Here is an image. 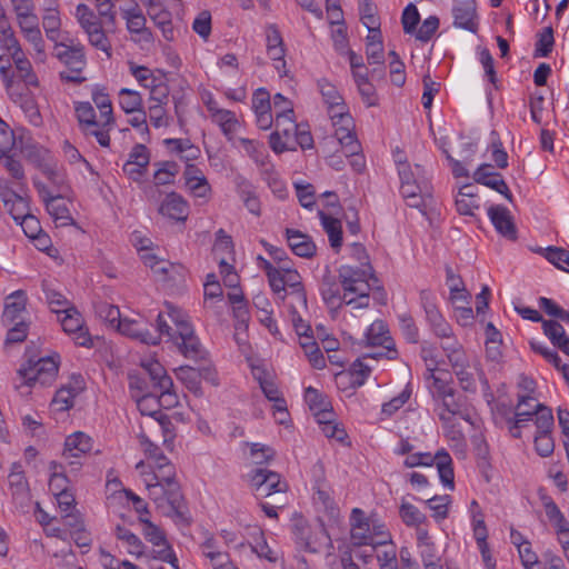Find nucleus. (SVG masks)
Returning <instances> with one entry per match:
<instances>
[{
  "label": "nucleus",
  "mask_w": 569,
  "mask_h": 569,
  "mask_svg": "<svg viewBox=\"0 0 569 569\" xmlns=\"http://www.w3.org/2000/svg\"><path fill=\"white\" fill-rule=\"evenodd\" d=\"M76 18L84 32L98 24H104V21L100 17H97L96 13L84 3L77 6Z\"/></svg>",
  "instance_id": "obj_62"
},
{
  "label": "nucleus",
  "mask_w": 569,
  "mask_h": 569,
  "mask_svg": "<svg viewBox=\"0 0 569 569\" xmlns=\"http://www.w3.org/2000/svg\"><path fill=\"white\" fill-rule=\"evenodd\" d=\"M261 391L264 397L273 402V409L279 412L282 417L279 419L280 423L284 422L286 417L288 416L287 402L280 392L274 379L270 381H264L262 386H260Z\"/></svg>",
  "instance_id": "obj_43"
},
{
  "label": "nucleus",
  "mask_w": 569,
  "mask_h": 569,
  "mask_svg": "<svg viewBox=\"0 0 569 569\" xmlns=\"http://www.w3.org/2000/svg\"><path fill=\"white\" fill-rule=\"evenodd\" d=\"M143 525L142 535L144 539L158 549L154 550V558L170 563L174 569H179L178 558L167 540L164 531L150 521L148 517H139Z\"/></svg>",
  "instance_id": "obj_11"
},
{
  "label": "nucleus",
  "mask_w": 569,
  "mask_h": 569,
  "mask_svg": "<svg viewBox=\"0 0 569 569\" xmlns=\"http://www.w3.org/2000/svg\"><path fill=\"white\" fill-rule=\"evenodd\" d=\"M49 489L53 495L70 491L69 483L72 481L64 472L62 463L52 461L50 463Z\"/></svg>",
  "instance_id": "obj_48"
},
{
  "label": "nucleus",
  "mask_w": 569,
  "mask_h": 569,
  "mask_svg": "<svg viewBox=\"0 0 569 569\" xmlns=\"http://www.w3.org/2000/svg\"><path fill=\"white\" fill-rule=\"evenodd\" d=\"M435 412L442 422L443 428H448L456 417L469 421V415L463 410V402L457 396L456 390L442 396H436Z\"/></svg>",
  "instance_id": "obj_16"
},
{
  "label": "nucleus",
  "mask_w": 569,
  "mask_h": 569,
  "mask_svg": "<svg viewBox=\"0 0 569 569\" xmlns=\"http://www.w3.org/2000/svg\"><path fill=\"white\" fill-rule=\"evenodd\" d=\"M26 306L27 296L22 290L14 291L8 296L2 313L4 325L10 326L16 321L24 320Z\"/></svg>",
  "instance_id": "obj_31"
},
{
  "label": "nucleus",
  "mask_w": 569,
  "mask_h": 569,
  "mask_svg": "<svg viewBox=\"0 0 569 569\" xmlns=\"http://www.w3.org/2000/svg\"><path fill=\"white\" fill-rule=\"evenodd\" d=\"M186 186L192 196L197 198H207L211 192V187L202 173V171L193 166L188 164L183 172Z\"/></svg>",
  "instance_id": "obj_32"
},
{
  "label": "nucleus",
  "mask_w": 569,
  "mask_h": 569,
  "mask_svg": "<svg viewBox=\"0 0 569 569\" xmlns=\"http://www.w3.org/2000/svg\"><path fill=\"white\" fill-rule=\"evenodd\" d=\"M139 441L148 462L139 461L136 470L142 477L149 498L164 516L186 520L187 508L174 465L146 435H140Z\"/></svg>",
  "instance_id": "obj_1"
},
{
  "label": "nucleus",
  "mask_w": 569,
  "mask_h": 569,
  "mask_svg": "<svg viewBox=\"0 0 569 569\" xmlns=\"http://www.w3.org/2000/svg\"><path fill=\"white\" fill-rule=\"evenodd\" d=\"M157 170L153 173V182L156 186H167L174 182L176 176L179 173V166L173 161H162L154 163Z\"/></svg>",
  "instance_id": "obj_51"
},
{
  "label": "nucleus",
  "mask_w": 569,
  "mask_h": 569,
  "mask_svg": "<svg viewBox=\"0 0 569 569\" xmlns=\"http://www.w3.org/2000/svg\"><path fill=\"white\" fill-rule=\"evenodd\" d=\"M53 56L68 68L59 73L62 81L81 83L86 80L82 77V71L87 66L84 47L78 39L66 34L62 40L54 43Z\"/></svg>",
  "instance_id": "obj_5"
},
{
  "label": "nucleus",
  "mask_w": 569,
  "mask_h": 569,
  "mask_svg": "<svg viewBox=\"0 0 569 569\" xmlns=\"http://www.w3.org/2000/svg\"><path fill=\"white\" fill-rule=\"evenodd\" d=\"M41 172L50 183L46 186L54 193H66L69 190L66 172L56 161L51 162Z\"/></svg>",
  "instance_id": "obj_41"
},
{
  "label": "nucleus",
  "mask_w": 569,
  "mask_h": 569,
  "mask_svg": "<svg viewBox=\"0 0 569 569\" xmlns=\"http://www.w3.org/2000/svg\"><path fill=\"white\" fill-rule=\"evenodd\" d=\"M398 174L401 184L403 183H416L421 179H428L425 169L420 164L411 167L407 162H400L398 166Z\"/></svg>",
  "instance_id": "obj_61"
},
{
  "label": "nucleus",
  "mask_w": 569,
  "mask_h": 569,
  "mask_svg": "<svg viewBox=\"0 0 569 569\" xmlns=\"http://www.w3.org/2000/svg\"><path fill=\"white\" fill-rule=\"evenodd\" d=\"M533 397L528 395H519L518 396V403L516 407V412L513 418H510L512 421H515L517 425H522V428L527 426L529 421L532 420L535 417V420L538 418V407L539 408H547L546 406L541 403H535L532 406V410H523V407L528 405L529 401H532Z\"/></svg>",
  "instance_id": "obj_45"
},
{
  "label": "nucleus",
  "mask_w": 569,
  "mask_h": 569,
  "mask_svg": "<svg viewBox=\"0 0 569 569\" xmlns=\"http://www.w3.org/2000/svg\"><path fill=\"white\" fill-rule=\"evenodd\" d=\"M199 548L201 553L209 559L213 569H233L236 567L230 559V555L220 549L219 541L212 533L208 531L204 533V539Z\"/></svg>",
  "instance_id": "obj_22"
},
{
  "label": "nucleus",
  "mask_w": 569,
  "mask_h": 569,
  "mask_svg": "<svg viewBox=\"0 0 569 569\" xmlns=\"http://www.w3.org/2000/svg\"><path fill=\"white\" fill-rule=\"evenodd\" d=\"M92 101L99 110V118L114 119L110 97L103 88L96 86L92 89Z\"/></svg>",
  "instance_id": "obj_56"
},
{
  "label": "nucleus",
  "mask_w": 569,
  "mask_h": 569,
  "mask_svg": "<svg viewBox=\"0 0 569 569\" xmlns=\"http://www.w3.org/2000/svg\"><path fill=\"white\" fill-rule=\"evenodd\" d=\"M84 390V380L81 376H72L62 385L52 399V406L57 411H67L74 405V399Z\"/></svg>",
  "instance_id": "obj_24"
},
{
  "label": "nucleus",
  "mask_w": 569,
  "mask_h": 569,
  "mask_svg": "<svg viewBox=\"0 0 569 569\" xmlns=\"http://www.w3.org/2000/svg\"><path fill=\"white\" fill-rule=\"evenodd\" d=\"M286 239L296 256L309 259L316 254L317 247L310 236L299 230L287 228Z\"/></svg>",
  "instance_id": "obj_29"
},
{
  "label": "nucleus",
  "mask_w": 569,
  "mask_h": 569,
  "mask_svg": "<svg viewBox=\"0 0 569 569\" xmlns=\"http://www.w3.org/2000/svg\"><path fill=\"white\" fill-rule=\"evenodd\" d=\"M446 283L450 290V300L453 303L467 302L469 293L467 292L463 281L455 274L452 268H446Z\"/></svg>",
  "instance_id": "obj_49"
},
{
  "label": "nucleus",
  "mask_w": 569,
  "mask_h": 569,
  "mask_svg": "<svg viewBox=\"0 0 569 569\" xmlns=\"http://www.w3.org/2000/svg\"><path fill=\"white\" fill-rule=\"evenodd\" d=\"M400 193L406 203L422 211L431 201V186L429 179H421L416 183L400 184Z\"/></svg>",
  "instance_id": "obj_20"
},
{
  "label": "nucleus",
  "mask_w": 569,
  "mask_h": 569,
  "mask_svg": "<svg viewBox=\"0 0 569 569\" xmlns=\"http://www.w3.org/2000/svg\"><path fill=\"white\" fill-rule=\"evenodd\" d=\"M319 91L328 106V113L332 120L341 118L345 114H350L347 104L343 101L342 96L337 90L336 86L329 82L327 79H320L318 81Z\"/></svg>",
  "instance_id": "obj_26"
},
{
  "label": "nucleus",
  "mask_w": 569,
  "mask_h": 569,
  "mask_svg": "<svg viewBox=\"0 0 569 569\" xmlns=\"http://www.w3.org/2000/svg\"><path fill=\"white\" fill-rule=\"evenodd\" d=\"M63 331L69 335L74 343L80 347H92V339L84 327V321L81 313L76 307L64 310L63 317L60 318Z\"/></svg>",
  "instance_id": "obj_17"
},
{
  "label": "nucleus",
  "mask_w": 569,
  "mask_h": 569,
  "mask_svg": "<svg viewBox=\"0 0 569 569\" xmlns=\"http://www.w3.org/2000/svg\"><path fill=\"white\" fill-rule=\"evenodd\" d=\"M129 70L137 82L144 89L154 87V84L161 80L151 69L144 66H138L134 62H129Z\"/></svg>",
  "instance_id": "obj_59"
},
{
  "label": "nucleus",
  "mask_w": 569,
  "mask_h": 569,
  "mask_svg": "<svg viewBox=\"0 0 569 569\" xmlns=\"http://www.w3.org/2000/svg\"><path fill=\"white\" fill-rule=\"evenodd\" d=\"M116 537L118 540L122 541L128 553L136 556V557H141L143 555V552H144L143 542L136 533H133L128 528L122 527V526H117L116 527Z\"/></svg>",
  "instance_id": "obj_47"
},
{
  "label": "nucleus",
  "mask_w": 569,
  "mask_h": 569,
  "mask_svg": "<svg viewBox=\"0 0 569 569\" xmlns=\"http://www.w3.org/2000/svg\"><path fill=\"white\" fill-rule=\"evenodd\" d=\"M44 10L42 16V27L44 29L47 38L53 43L60 41L69 34V32L61 31V19L60 12L54 3Z\"/></svg>",
  "instance_id": "obj_35"
},
{
  "label": "nucleus",
  "mask_w": 569,
  "mask_h": 569,
  "mask_svg": "<svg viewBox=\"0 0 569 569\" xmlns=\"http://www.w3.org/2000/svg\"><path fill=\"white\" fill-rule=\"evenodd\" d=\"M6 48L13 50L10 56L14 62L16 69L19 73L20 79L24 82L26 86L38 87V78L32 70V66L30 61L24 57L18 40L16 39L14 46H10L9 43L4 44Z\"/></svg>",
  "instance_id": "obj_33"
},
{
  "label": "nucleus",
  "mask_w": 569,
  "mask_h": 569,
  "mask_svg": "<svg viewBox=\"0 0 569 569\" xmlns=\"http://www.w3.org/2000/svg\"><path fill=\"white\" fill-rule=\"evenodd\" d=\"M399 516L402 522L407 527H418L420 525H427L428 519L423 512H421L415 505L402 501L399 507Z\"/></svg>",
  "instance_id": "obj_50"
},
{
  "label": "nucleus",
  "mask_w": 569,
  "mask_h": 569,
  "mask_svg": "<svg viewBox=\"0 0 569 569\" xmlns=\"http://www.w3.org/2000/svg\"><path fill=\"white\" fill-rule=\"evenodd\" d=\"M543 508L549 522L556 531V535L569 530V521L566 519L562 511L551 498L543 500Z\"/></svg>",
  "instance_id": "obj_46"
},
{
  "label": "nucleus",
  "mask_w": 569,
  "mask_h": 569,
  "mask_svg": "<svg viewBox=\"0 0 569 569\" xmlns=\"http://www.w3.org/2000/svg\"><path fill=\"white\" fill-rule=\"evenodd\" d=\"M280 279L278 287H270L272 291L281 299L284 300L287 297H291V305H299L307 307V295L302 284V278L300 273L287 266H281Z\"/></svg>",
  "instance_id": "obj_10"
},
{
  "label": "nucleus",
  "mask_w": 569,
  "mask_h": 569,
  "mask_svg": "<svg viewBox=\"0 0 569 569\" xmlns=\"http://www.w3.org/2000/svg\"><path fill=\"white\" fill-rule=\"evenodd\" d=\"M377 547H383V549L377 552V561L380 569H398L397 567V550L390 536V541L383 545H377Z\"/></svg>",
  "instance_id": "obj_60"
},
{
  "label": "nucleus",
  "mask_w": 569,
  "mask_h": 569,
  "mask_svg": "<svg viewBox=\"0 0 569 569\" xmlns=\"http://www.w3.org/2000/svg\"><path fill=\"white\" fill-rule=\"evenodd\" d=\"M121 14L130 33H147V20L136 0H130V7L121 9Z\"/></svg>",
  "instance_id": "obj_38"
},
{
  "label": "nucleus",
  "mask_w": 569,
  "mask_h": 569,
  "mask_svg": "<svg viewBox=\"0 0 569 569\" xmlns=\"http://www.w3.org/2000/svg\"><path fill=\"white\" fill-rule=\"evenodd\" d=\"M159 212L172 220L184 221L188 218V202L177 192H170L160 204Z\"/></svg>",
  "instance_id": "obj_30"
},
{
  "label": "nucleus",
  "mask_w": 569,
  "mask_h": 569,
  "mask_svg": "<svg viewBox=\"0 0 569 569\" xmlns=\"http://www.w3.org/2000/svg\"><path fill=\"white\" fill-rule=\"evenodd\" d=\"M488 217L499 234L512 241L517 239V228L508 208L500 204L491 206L488 209Z\"/></svg>",
  "instance_id": "obj_28"
},
{
  "label": "nucleus",
  "mask_w": 569,
  "mask_h": 569,
  "mask_svg": "<svg viewBox=\"0 0 569 569\" xmlns=\"http://www.w3.org/2000/svg\"><path fill=\"white\" fill-rule=\"evenodd\" d=\"M430 330L433 332V335L439 338L442 341L449 340L450 338L456 337L453 335L452 327L449 325V322L443 318L442 313L438 311L437 313L432 315L428 319H426Z\"/></svg>",
  "instance_id": "obj_54"
},
{
  "label": "nucleus",
  "mask_w": 569,
  "mask_h": 569,
  "mask_svg": "<svg viewBox=\"0 0 569 569\" xmlns=\"http://www.w3.org/2000/svg\"><path fill=\"white\" fill-rule=\"evenodd\" d=\"M473 179L477 183H481L500 194H502L508 201H512V193L503 180L501 173L492 171L491 164L483 163L478 167L473 173Z\"/></svg>",
  "instance_id": "obj_27"
},
{
  "label": "nucleus",
  "mask_w": 569,
  "mask_h": 569,
  "mask_svg": "<svg viewBox=\"0 0 569 569\" xmlns=\"http://www.w3.org/2000/svg\"><path fill=\"white\" fill-rule=\"evenodd\" d=\"M118 97L119 106L126 113L139 111L143 108L142 96L136 90L122 88L120 89Z\"/></svg>",
  "instance_id": "obj_53"
},
{
  "label": "nucleus",
  "mask_w": 569,
  "mask_h": 569,
  "mask_svg": "<svg viewBox=\"0 0 569 569\" xmlns=\"http://www.w3.org/2000/svg\"><path fill=\"white\" fill-rule=\"evenodd\" d=\"M40 198L46 204L48 213L52 217L54 222L59 226H69L73 223L70 210L63 199L64 193H54L44 182L39 180L33 181Z\"/></svg>",
  "instance_id": "obj_14"
},
{
  "label": "nucleus",
  "mask_w": 569,
  "mask_h": 569,
  "mask_svg": "<svg viewBox=\"0 0 569 569\" xmlns=\"http://www.w3.org/2000/svg\"><path fill=\"white\" fill-rule=\"evenodd\" d=\"M468 189H471V184H465L460 188L456 197V208L460 214L473 216L479 204L475 199V193H466Z\"/></svg>",
  "instance_id": "obj_55"
},
{
  "label": "nucleus",
  "mask_w": 569,
  "mask_h": 569,
  "mask_svg": "<svg viewBox=\"0 0 569 569\" xmlns=\"http://www.w3.org/2000/svg\"><path fill=\"white\" fill-rule=\"evenodd\" d=\"M350 540L353 546L383 545L390 541V532L385 525L375 517H367L365 511L353 508L350 516Z\"/></svg>",
  "instance_id": "obj_4"
},
{
  "label": "nucleus",
  "mask_w": 569,
  "mask_h": 569,
  "mask_svg": "<svg viewBox=\"0 0 569 569\" xmlns=\"http://www.w3.org/2000/svg\"><path fill=\"white\" fill-rule=\"evenodd\" d=\"M211 120L219 126L228 140L233 138V134L240 127V122L237 119L236 113L222 108L211 116Z\"/></svg>",
  "instance_id": "obj_44"
},
{
  "label": "nucleus",
  "mask_w": 569,
  "mask_h": 569,
  "mask_svg": "<svg viewBox=\"0 0 569 569\" xmlns=\"http://www.w3.org/2000/svg\"><path fill=\"white\" fill-rule=\"evenodd\" d=\"M74 112L79 122L80 130L84 128H91L92 123L99 121V119H97L94 108L88 101L76 102Z\"/></svg>",
  "instance_id": "obj_58"
},
{
  "label": "nucleus",
  "mask_w": 569,
  "mask_h": 569,
  "mask_svg": "<svg viewBox=\"0 0 569 569\" xmlns=\"http://www.w3.org/2000/svg\"><path fill=\"white\" fill-rule=\"evenodd\" d=\"M342 289V302L353 310L367 309L370 306V293L376 290L379 300L385 302L386 292L377 286L378 280L371 266L365 268L343 264L338 269Z\"/></svg>",
  "instance_id": "obj_2"
},
{
  "label": "nucleus",
  "mask_w": 569,
  "mask_h": 569,
  "mask_svg": "<svg viewBox=\"0 0 569 569\" xmlns=\"http://www.w3.org/2000/svg\"><path fill=\"white\" fill-rule=\"evenodd\" d=\"M441 348L446 352L453 371H456V369L468 367L467 356L461 343L456 337L442 341Z\"/></svg>",
  "instance_id": "obj_42"
},
{
  "label": "nucleus",
  "mask_w": 569,
  "mask_h": 569,
  "mask_svg": "<svg viewBox=\"0 0 569 569\" xmlns=\"http://www.w3.org/2000/svg\"><path fill=\"white\" fill-rule=\"evenodd\" d=\"M436 463L440 481L449 489L455 488V473L452 459L446 450H439L435 456L430 452H415L406 457L403 465L407 468L430 467Z\"/></svg>",
  "instance_id": "obj_6"
},
{
  "label": "nucleus",
  "mask_w": 569,
  "mask_h": 569,
  "mask_svg": "<svg viewBox=\"0 0 569 569\" xmlns=\"http://www.w3.org/2000/svg\"><path fill=\"white\" fill-rule=\"evenodd\" d=\"M212 250L218 260H220V257H226V259L232 258V238L229 234H227V232L223 229H219L217 231Z\"/></svg>",
  "instance_id": "obj_63"
},
{
  "label": "nucleus",
  "mask_w": 569,
  "mask_h": 569,
  "mask_svg": "<svg viewBox=\"0 0 569 569\" xmlns=\"http://www.w3.org/2000/svg\"><path fill=\"white\" fill-rule=\"evenodd\" d=\"M44 293L47 302L54 313H63L64 310L74 307L61 292L54 289L46 287Z\"/></svg>",
  "instance_id": "obj_64"
},
{
  "label": "nucleus",
  "mask_w": 569,
  "mask_h": 569,
  "mask_svg": "<svg viewBox=\"0 0 569 569\" xmlns=\"http://www.w3.org/2000/svg\"><path fill=\"white\" fill-rule=\"evenodd\" d=\"M320 293L327 305L340 306L342 302V289L340 280L335 276L325 273L320 282Z\"/></svg>",
  "instance_id": "obj_37"
},
{
  "label": "nucleus",
  "mask_w": 569,
  "mask_h": 569,
  "mask_svg": "<svg viewBox=\"0 0 569 569\" xmlns=\"http://www.w3.org/2000/svg\"><path fill=\"white\" fill-rule=\"evenodd\" d=\"M321 226L326 231L330 246L333 250L339 251L342 246V227L339 219L333 218L323 211H319Z\"/></svg>",
  "instance_id": "obj_40"
},
{
  "label": "nucleus",
  "mask_w": 569,
  "mask_h": 569,
  "mask_svg": "<svg viewBox=\"0 0 569 569\" xmlns=\"http://www.w3.org/2000/svg\"><path fill=\"white\" fill-rule=\"evenodd\" d=\"M453 26L472 33L478 30V16L475 0H456L452 8Z\"/></svg>",
  "instance_id": "obj_25"
},
{
  "label": "nucleus",
  "mask_w": 569,
  "mask_h": 569,
  "mask_svg": "<svg viewBox=\"0 0 569 569\" xmlns=\"http://www.w3.org/2000/svg\"><path fill=\"white\" fill-rule=\"evenodd\" d=\"M58 371L59 362L57 356L42 357L38 360L29 359L20 367L18 373L28 386H32L34 383L47 386L56 380Z\"/></svg>",
  "instance_id": "obj_7"
},
{
  "label": "nucleus",
  "mask_w": 569,
  "mask_h": 569,
  "mask_svg": "<svg viewBox=\"0 0 569 569\" xmlns=\"http://www.w3.org/2000/svg\"><path fill=\"white\" fill-rule=\"evenodd\" d=\"M104 27H111L110 24H98L97 27H93L89 31H86L88 36V40L92 47H94L98 50H101L107 53L108 57L111 56V44L108 40Z\"/></svg>",
  "instance_id": "obj_57"
},
{
  "label": "nucleus",
  "mask_w": 569,
  "mask_h": 569,
  "mask_svg": "<svg viewBox=\"0 0 569 569\" xmlns=\"http://www.w3.org/2000/svg\"><path fill=\"white\" fill-rule=\"evenodd\" d=\"M94 440L82 431L69 435L63 445L62 458L69 467V472L77 478L81 468V458L93 451Z\"/></svg>",
  "instance_id": "obj_8"
},
{
  "label": "nucleus",
  "mask_w": 569,
  "mask_h": 569,
  "mask_svg": "<svg viewBox=\"0 0 569 569\" xmlns=\"http://www.w3.org/2000/svg\"><path fill=\"white\" fill-rule=\"evenodd\" d=\"M142 368L149 376L150 382L156 390L172 389L173 382L170 376L167 375L163 366L157 360H148L141 363Z\"/></svg>",
  "instance_id": "obj_36"
},
{
  "label": "nucleus",
  "mask_w": 569,
  "mask_h": 569,
  "mask_svg": "<svg viewBox=\"0 0 569 569\" xmlns=\"http://www.w3.org/2000/svg\"><path fill=\"white\" fill-rule=\"evenodd\" d=\"M365 338L368 347H381L382 350L367 353L363 356V359L371 358L378 360L386 358L388 360H395L398 358V350L396 349L395 341L385 321H373L367 329Z\"/></svg>",
  "instance_id": "obj_9"
},
{
  "label": "nucleus",
  "mask_w": 569,
  "mask_h": 569,
  "mask_svg": "<svg viewBox=\"0 0 569 569\" xmlns=\"http://www.w3.org/2000/svg\"><path fill=\"white\" fill-rule=\"evenodd\" d=\"M555 419L551 409L538 407V418L535 420L537 433L535 436V449L541 457H549L555 450V441L551 436Z\"/></svg>",
  "instance_id": "obj_15"
},
{
  "label": "nucleus",
  "mask_w": 569,
  "mask_h": 569,
  "mask_svg": "<svg viewBox=\"0 0 569 569\" xmlns=\"http://www.w3.org/2000/svg\"><path fill=\"white\" fill-rule=\"evenodd\" d=\"M248 483L257 497H269L277 492H286L288 483L277 472L266 468H253L247 475Z\"/></svg>",
  "instance_id": "obj_12"
},
{
  "label": "nucleus",
  "mask_w": 569,
  "mask_h": 569,
  "mask_svg": "<svg viewBox=\"0 0 569 569\" xmlns=\"http://www.w3.org/2000/svg\"><path fill=\"white\" fill-rule=\"evenodd\" d=\"M21 153L26 160L41 171L54 161L49 149L32 140H27L21 146Z\"/></svg>",
  "instance_id": "obj_34"
},
{
  "label": "nucleus",
  "mask_w": 569,
  "mask_h": 569,
  "mask_svg": "<svg viewBox=\"0 0 569 569\" xmlns=\"http://www.w3.org/2000/svg\"><path fill=\"white\" fill-rule=\"evenodd\" d=\"M443 376H446V372L440 371L437 373V369L428 365V372H426V379L432 380V399H435L436 396H442L455 390V388L451 386V382Z\"/></svg>",
  "instance_id": "obj_52"
},
{
  "label": "nucleus",
  "mask_w": 569,
  "mask_h": 569,
  "mask_svg": "<svg viewBox=\"0 0 569 569\" xmlns=\"http://www.w3.org/2000/svg\"><path fill=\"white\" fill-rule=\"evenodd\" d=\"M335 136L337 137L347 157L357 156L360 151V143L353 131L355 123L350 114L332 120Z\"/></svg>",
  "instance_id": "obj_18"
},
{
  "label": "nucleus",
  "mask_w": 569,
  "mask_h": 569,
  "mask_svg": "<svg viewBox=\"0 0 569 569\" xmlns=\"http://www.w3.org/2000/svg\"><path fill=\"white\" fill-rule=\"evenodd\" d=\"M297 128L298 123H296L293 117L277 116L274 131L269 137V144L272 151L282 153L297 150Z\"/></svg>",
  "instance_id": "obj_13"
},
{
  "label": "nucleus",
  "mask_w": 569,
  "mask_h": 569,
  "mask_svg": "<svg viewBox=\"0 0 569 569\" xmlns=\"http://www.w3.org/2000/svg\"><path fill=\"white\" fill-rule=\"evenodd\" d=\"M149 163V149L144 144L137 143L132 147L122 170L131 180L140 181L142 176L147 172Z\"/></svg>",
  "instance_id": "obj_23"
},
{
  "label": "nucleus",
  "mask_w": 569,
  "mask_h": 569,
  "mask_svg": "<svg viewBox=\"0 0 569 569\" xmlns=\"http://www.w3.org/2000/svg\"><path fill=\"white\" fill-rule=\"evenodd\" d=\"M116 126V119L99 118L98 122L92 123L91 128H84L81 132L87 138L93 137L102 148L110 147V131Z\"/></svg>",
  "instance_id": "obj_39"
},
{
  "label": "nucleus",
  "mask_w": 569,
  "mask_h": 569,
  "mask_svg": "<svg viewBox=\"0 0 569 569\" xmlns=\"http://www.w3.org/2000/svg\"><path fill=\"white\" fill-rule=\"evenodd\" d=\"M8 486L16 503L21 506L30 501V487L21 462H13L8 475Z\"/></svg>",
  "instance_id": "obj_21"
},
{
  "label": "nucleus",
  "mask_w": 569,
  "mask_h": 569,
  "mask_svg": "<svg viewBox=\"0 0 569 569\" xmlns=\"http://www.w3.org/2000/svg\"><path fill=\"white\" fill-rule=\"evenodd\" d=\"M168 316L174 325V329L168 325L162 313L157 317V329L153 335L167 336L172 340L184 357L197 359L201 357L202 349L189 316L181 309L167 303Z\"/></svg>",
  "instance_id": "obj_3"
},
{
  "label": "nucleus",
  "mask_w": 569,
  "mask_h": 569,
  "mask_svg": "<svg viewBox=\"0 0 569 569\" xmlns=\"http://www.w3.org/2000/svg\"><path fill=\"white\" fill-rule=\"evenodd\" d=\"M118 330L122 335L146 345L156 346L160 343V336L153 335L152 331H150L148 321L142 318H123L122 320H119Z\"/></svg>",
  "instance_id": "obj_19"
}]
</instances>
